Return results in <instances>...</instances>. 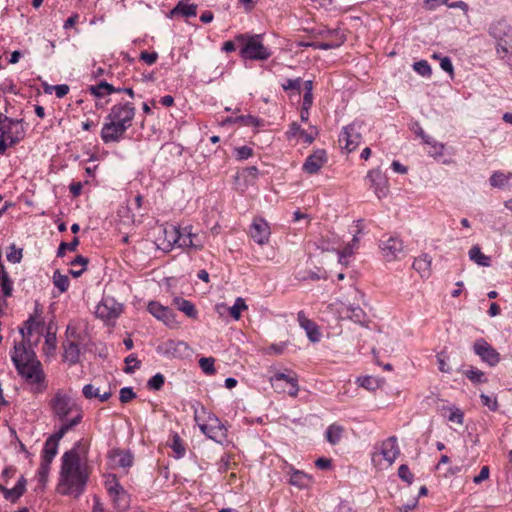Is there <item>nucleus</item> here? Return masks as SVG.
<instances>
[{"instance_id":"7","label":"nucleus","mask_w":512,"mask_h":512,"mask_svg":"<svg viewBox=\"0 0 512 512\" xmlns=\"http://www.w3.org/2000/svg\"><path fill=\"white\" fill-rule=\"evenodd\" d=\"M400 454V449L395 436L377 443L371 454V461L374 467L384 469L392 466Z\"/></svg>"},{"instance_id":"46","label":"nucleus","mask_w":512,"mask_h":512,"mask_svg":"<svg viewBox=\"0 0 512 512\" xmlns=\"http://www.w3.org/2000/svg\"><path fill=\"white\" fill-rule=\"evenodd\" d=\"M164 383L165 377L161 373H157L148 380L147 387L150 390L158 391L163 387Z\"/></svg>"},{"instance_id":"63","label":"nucleus","mask_w":512,"mask_h":512,"mask_svg":"<svg viewBox=\"0 0 512 512\" xmlns=\"http://www.w3.org/2000/svg\"><path fill=\"white\" fill-rule=\"evenodd\" d=\"M300 83H301L300 78H297V79H287L282 84V88L284 90H292V89L299 90L300 89Z\"/></svg>"},{"instance_id":"18","label":"nucleus","mask_w":512,"mask_h":512,"mask_svg":"<svg viewBox=\"0 0 512 512\" xmlns=\"http://www.w3.org/2000/svg\"><path fill=\"white\" fill-rule=\"evenodd\" d=\"M250 235L257 244H267L271 235L269 223L264 218H255L251 224Z\"/></svg>"},{"instance_id":"60","label":"nucleus","mask_w":512,"mask_h":512,"mask_svg":"<svg viewBox=\"0 0 512 512\" xmlns=\"http://www.w3.org/2000/svg\"><path fill=\"white\" fill-rule=\"evenodd\" d=\"M125 362L127 364V367L125 369L126 373H131L134 371L135 368H138L140 365V362L137 360V358L131 354L126 357Z\"/></svg>"},{"instance_id":"45","label":"nucleus","mask_w":512,"mask_h":512,"mask_svg":"<svg viewBox=\"0 0 512 512\" xmlns=\"http://www.w3.org/2000/svg\"><path fill=\"white\" fill-rule=\"evenodd\" d=\"M52 462L53 461H47L41 458V463L37 472L39 482L45 483L47 481Z\"/></svg>"},{"instance_id":"41","label":"nucleus","mask_w":512,"mask_h":512,"mask_svg":"<svg viewBox=\"0 0 512 512\" xmlns=\"http://www.w3.org/2000/svg\"><path fill=\"white\" fill-rule=\"evenodd\" d=\"M52 279L54 286L59 290L60 293H64L68 290L70 281L67 275H64L60 273L59 270H56Z\"/></svg>"},{"instance_id":"3","label":"nucleus","mask_w":512,"mask_h":512,"mask_svg":"<svg viewBox=\"0 0 512 512\" xmlns=\"http://www.w3.org/2000/svg\"><path fill=\"white\" fill-rule=\"evenodd\" d=\"M136 108L132 102L114 104L101 129V139L104 143H116L124 138L126 131L132 127Z\"/></svg>"},{"instance_id":"17","label":"nucleus","mask_w":512,"mask_h":512,"mask_svg":"<svg viewBox=\"0 0 512 512\" xmlns=\"http://www.w3.org/2000/svg\"><path fill=\"white\" fill-rule=\"evenodd\" d=\"M147 310L157 320L163 322L170 328L178 327L179 323L176 320L175 314L169 307L163 306L161 303L157 301H150L148 303Z\"/></svg>"},{"instance_id":"11","label":"nucleus","mask_w":512,"mask_h":512,"mask_svg":"<svg viewBox=\"0 0 512 512\" xmlns=\"http://www.w3.org/2000/svg\"><path fill=\"white\" fill-rule=\"evenodd\" d=\"M0 133L1 137L8 140L9 145L16 144L23 137L20 121L9 118L2 113H0Z\"/></svg>"},{"instance_id":"44","label":"nucleus","mask_w":512,"mask_h":512,"mask_svg":"<svg viewBox=\"0 0 512 512\" xmlns=\"http://www.w3.org/2000/svg\"><path fill=\"white\" fill-rule=\"evenodd\" d=\"M8 249L9 251L6 255L7 260L13 264L20 263L23 257V250L17 248L15 244L10 245Z\"/></svg>"},{"instance_id":"10","label":"nucleus","mask_w":512,"mask_h":512,"mask_svg":"<svg viewBox=\"0 0 512 512\" xmlns=\"http://www.w3.org/2000/svg\"><path fill=\"white\" fill-rule=\"evenodd\" d=\"M363 124L360 122H353L343 127L339 135L340 145L346 149L348 153L357 149L362 141Z\"/></svg>"},{"instance_id":"59","label":"nucleus","mask_w":512,"mask_h":512,"mask_svg":"<svg viewBox=\"0 0 512 512\" xmlns=\"http://www.w3.org/2000/svg\"><path fill=\"white\" fill-rule=\"evenodd\" d=\"M82 393L84 397L87 399L97 398V396L99 395V389L95 388L91 384H87L83 387Z\"/></svg>"},{"instance_id":"23","label":"nucleus","mask_w":512,"mask_h":512,"mask_svg":"<svg viewBox=\"0 0 512 512\" xmlns=\"http://www.w3.org/2000/svg\"><path fill=\"white\" fill-rule=\"evenodd\" d=\"M164 240L166 244L163 243V249L170 250L174 245L180 247L181 245V236H182V228L177 227L175 225H169L164 227L163 229Z\"/></svg>"},{"instance_id":"34","label":"nucleus","mask_w":512,"mask_h":512,"mask_svg":"<svg viewBox=\"0 0 512 512\" xmlns=\"http://www.w3.org/2000/svg\"><path fill=\"white\" fill-rule=\"evenodd\" d=\"M113 464L118 467L128 468L133 464V457L129 452L115 451L111 454Z\"/></svg>"},{"instance_id":"1","label":"nucleus","mask_w":512,"mask_h":512,"mask_svg":"<svg viewBox=\"0 0 512 512\" xmlns=\"http://www.w3.org/2000/svg\"><path fill=\"white\" fill-rule=\"evenodd\" d=\"M20 334L21 340L15 341L11 351V360L18 374L34 386V391L43 392L46 389L45 374L41 362L31 348L32 343L39 342L42 327L31 317L25 322V327L20 329Z\"/></svg>"},{"instance_id":"14","label":"nucleus","mask_w":512,"mask_h":512,"mask_svg":"<svg viewBox=\"0 0 512 512\" xmlns=\"http://www.w3.org/2000/svg\"><path fill=\"white\" fill-rule=\"evenodd\" d=\"M369 187L378 199L385 198L389 193V182L385 174L379 169L370 170L366 176Z\"/></svg>"},{"instance_id":"58","label":"nucleus","mask_w":512,"mask_h":512,"mask_svg":"<svg viewBox=\"0 0 512 512\" xmlns=\"http://www.w3.org/2000/svg\"><path fill=\"white\" fill-rule=\"evenodd\" d=\"M481 402L484 406H487L491 411H496L498 408V403L496 398L488 396L486 394H481L480 396Z\"/></svg>"},{"instance_id":"52","label":"nucleus","mask_w":512,"mask_h":512,"mask_svg":"<svg viewBox=\"0 0 512 512\" xmlns=\"http://www.w3.org/2000/svg\"><path fill=\"white\" fill-rule=\"evenodd\" d=\"M357 382L361 387L367 390H375L378 387L377 380L372 376L359 377Z\"/></svg>"},{"instance_id":"5","label":"nucleus","mask_w":512,"mask_h":512,"mask_svg":"<svg viewBox=\"0 0 512 512\" xmlns=\"http://www.w3.org/2000/svg\"><path fill=\"white\" fill-rule=\"evenodd\" d=\"M488 34L495 44V52L499 59L508 60L512 57V25L504 19L493 21Z\"/></svg>"},{"instance_id":"13","label":"nucleus","mask_w":512,"mask_h":512,"mask_svg":"<svg viewBox=\"0 0 512 512\" xmlns=\"http://www.w3.org/2000/svg\"><path fill=\"white\" fill-rule=\"evenodd\" d=\"M379 248L386 261H394L404 252V243L398 236H389L379 243Z\"/></svg>"},{"instance_id":"29","label":"nucleus","mask_w":512,"mask_h":512,"mask_svg":"<svg viewBox=\"0 0 512 512\" xmlns=\"http://www.w3.org/2000/svg\"><path fill=\"white\" fill-rule=\"evenodd\" d=\"M359 247V238L354 236L352 240L341 250H338V261L342 265H348V259L354 254Z\"/></svg>"},{"instance_id":"55","label":"nucleus","mask_w":512,"mask_h":512,"mask_svg":"<svg viewBox=\"0 0 512 512\" xmlns=\"http://www.w3.org/2000/svg\"><path fill=\"white\" fill-rule=\"evenodd\" d=\"M436 358H437L439 370L443 373H450L451 367L449 366V364L447 362L448 357L446 356V354L444 352L438 353Z\"/></svg>"},{"instance_id":"31","label":"nucleus","mask_w":512,"mask_h":512,"mask_svg":"<svg viewBox=\"0 0 512 512\" xmlns=\"http://www.w3.org/2000/svg\"><path fill=\"white\" fill-rule=\"evenodd\" d=\"M469 258L471 261L482 267H489L491 265L490 257L482 253L478 245H474L470 248Z\"/></svg>"},{"instance_id":"30","label":"nucleus","mask_w":512,"mask_h":512,"mask_svg":"<svg viewBox=\"0 0 512 512\" xmlns=\"http://www.w3.org/2000/svg\"><path fill=\"white\" fill-rule=\"evenodd\" d=\"M109 496L111 497L117 509L123 511L129 507V495L122 486L116 489L115 492L109 494Z\"/></svg>"},{"instance_id":"33","label":"nucleus","mask_w":512,"mask_h":512,"mask_svg":"<svg viewBox=\"0 0 512 512\" xmlns=\"http://www.w3.org/2000/svg\"><path fill=\"white\" fill-rule=\"evenodd\" d=\"M197 13V6L195 4H189L185 2H179L176 7L171 10V17L175 15H182L184 17H194Z\"/></svg>"},{"instance_id":"9","label":"nucleus","mask_w":512,"mask_h":512,"mask_svg":"<svg viewBox=\"0 0 512 512\" xmlns=\"http://www.w3.org/2000/svg\"><path fill=\"white\" fill-rule=\"evenodd\" d=\"M351 294L355 303L339 301V303H334L332 306H338L337 312L341 319L347 318L360 325H365L368 321V317L365 311L359 306V302L363 298V294L356 288L351 289Z\"/></svg>"},{"instance_id":"6","label":"nucleus","mask_w":512,"mask_h":512,"mask_svg":"<svg viewBox=\"0 0 512 512\" xmlns=\"http://www.w3.org/2000/svg\"><path fill=\"white\" fill-rule=\"evenodd\" d=\"M194 419L201 432L208 438L220 444L227 441V428L217 416L201 408L195 411Z\"/></svg>"},{"instance_id":"24","label":"nucleus","mask_w":512,"mask_h":512,"mask_svg":"<svg viewBox=\"0 0 512 512\" xmlns=\"http://www.w3.org/2000/svg\"><path fill=\"white\" fill-rule=\"evenodd\" d=\"M297 320L301 328L306 331L308 338L312 342L320 340V332L317 325L310 319H308L303 311L298 312Z\"/></svg>"},{"instance_id":"19","label":"nucleus","mask_w":512,"mask_h":512,"mask_svg":"<svg viewBox=\"0 0 512 512\" xmlns=\"http://www.w3.org/2000/svg\"><path fill=\"white\" fill-rule=\"evenodd\" d=\"M67 427H59L45 442L42 451V459L53 461L58 453L59 441L67 433Z\"/></svg>"},{"instance_id":"48","label":"nucleus","mask_w":512,"mask_h":512,"mask_svg":"<svg viewBox=\"0 0 512 512\" xmlns=\"http://www.w3.org/2000/svg\"><path fill=\"white\" fill-rule=\"evenodd\" d=\"M78 245H79V239L77 237H74L73 240L69 243L62 242L58 247L57 256L63 257L67 250L75 251Z\"/></svg>"},{"instance_id":"38","label":"nucleus","mask_w":512,"mask_h":512,"mask_svg":"<svg viewBox=\"0 0 512 512\" xmlns=\"http://www.w3.org/2000/svg\"><path fill=\"white\" fill-rule=\"evenodd\" d=\"M80 355L79 347L74 342H69L64 346V359L65 361L69 362L70 364H75Z\"/></svg>"},{"instance_id":"37","label":"nucleus","mask_w":512,"mask_h":512,"mask_svg":"<svg viewBox=\"0 0 512 512\" xmlns=\"http://www.w3.org/2000/svg\"><path fill=\"white\" fill-rule=\"evenodd\" d=\"M88 264V259L83 256H77L72 262V268L69 270V273L75 277H80L83 272L86 270V266Z\"/></svg>"},{"instance_id":"50","label":"nucleus","mask_w":512,"mask_h":512,"mask_svg":"<svg viewBox=\"0 0 512 512\" xmlns=\"http://www.w3.org/2000/svg\"><path fill=\"white\" fill-rule=\"evenodd\" d=\"M413 69L419 75L424 76V77L425 76L429 77L431 75V73H432L430 65L425 60H421V61L415 62L414 65H413Z\"/></svg>"},{"instance_id":"40","label":"nucleus","mask_w":512,"mask_h":512,"mask_svg":"<svg viewBox=\"0 0 512 512\" xmlns=\"http://www.w3.org/2000/svg\"><path fill=\"white\" fill-rule=\"evenodd\" d=\"M342 433V426L337 424H331L326 430V439L330 444L335 445L340 441Z\"/></svg>"},{"instance_id":"64","label":"nucleus","mask_w":512,"mask_h":512,"mask_svg":"<svg viewBox=\"0 0 512 512\" xmlns=\"http://www.w3.org/2000/svg\"><path fill=\"white\" fill-rule=\"evenodd\" d=\"M239 176L256 179L258 176V169L255 166L247 167L240 172Z\"/></svg>"},{"instance_id":"4","label":"nucleus","mask_w":512,"mask_h":512,"mask_svg":"<svg viewBox=\"0 0 512 512\" xmlns=\"http://www.w3.org/2000/svg\"><path fill=\"white\" fill-rule=\"evenodd\" d=\"M49 407L53 416L64 422L59 427H67V431L78 425L83 418L82 408L69 390L55 391L49 400Z\"/></svg>"},{"instance_id":"43","label":"nucleus","mask_w":512,"mask_h":512,"mask_svg":"<svg viewBox=\"0 0 512 512\" xmlns=\"http://www.w3.org/2000/svg\"><path fill=\"white\" fill-rule=\"evenodd\" d=\"M226 121L227 122H241L245 126H255V127H259L262 124L261 119L254 117L252 115L239 116V117L235 118L234 120H232V118H228Z\"/></svg>"},{"instance_id":"36","label":"nucleus","mask_w":512,"mask_h":512,"mask_svg":"<svg viewBox=\"0 0 512 512\" xmlns=\"http://www.w3.org/2000/svg\"><path fill=\"white\" fill-rule=\"evenodd\" d=\"M175 303L177 308L189 318L195 319L197 317V310L193 303L183 298H176Z\"/></svg>"},{"instance_id":"57","label":"nucleus","mask_w":512,"mask_h":512,"mask_svg":"<svg viewBox=\"0 0 512 512\" xmlns=\"http://www.w3.org/2000/svg\"><path fill=\"white\" fill-rule=\"evenodd\" d=\"M135 397L136 394L131 387H124L120 390V401L122 403H128Z\"/></svg>"},{"instance_id":"12","label":"nucleus","mask_w":512,"mask_h":512,"mask_svg":"<svg viewBox=\"0 0 512 512\" xmlns=\"http://www.w3.org/2000/svg\"><path fill=\"white\" fill-rule=\"evenodd\" d=\"M121 313L122 305L111 297L103 298L95 309V315L104 321L114 320Z\"/></svg>"},{"instance_id":"15","label":"nucleus","mask_w":512,"mask_h":512,"mask_svg":"<svg viewBox=\"0 0 512 512\" xmlns=\"http://www.w3.org/2000/svg\"><path fill=\"white\" fill-rule=\"evenodd\" d=\"M473 351L489 366H496L500 362V354L485 339L479 338L474 342Z\"/></svg>"},{"instance_id":"54","label":"nucleus","mask_w":512,"mask_h":512,"mask_svg":"<svg viewBox=\"0 0 512 512\" xmlns=\"http://www.w3.org/2000/svg\"><path fill=\"white\" fill-rule=\"evenodd\" d=\"M398 476L408 484H411L414 479V475L411 473L409 467L405 464L399 466Z\"/></svg>"},{"instance_id":"56","label":"nucleus","mask_w":512,"mask_h":512,"mask_svg":"<svg viewBox=\"0 0 512 512\" xmlns=\"http://www.w3.org/2000/svg\"><path fill=\"white\" fill-rule=\"evenodd\" d=\"M236 157L239 160H245L253 155L252 148L248 146H241L235 149Z\"/></svg>"},{"instance_id":"35","label":"nucleus","mask_w":512,"mask_h":512,"mask_svg":"<svg viewBox=\"0 0 512 512\" xmlns=\"http://www.w3.org/2000/svg\"><path fill=\"white\" fill-rule=\"evenodd\" d=\"M90 93L94 95L95 97H103L106 95H110L115 92H119L120 90H116L113 85L107 83V82H100L97 85L90 87Z\"/></svg>"},{"instance_id":"61","label":"nucleus","mask_w":512,"mask_h":512,"mask_svg":"<svg viewBox=\"0 0 512 512\" xmlns=\"http://www.w3.org/2000/svg\"><path fill=\"white\" fill-rule=\"evenodd\" d=\"M169 350L173 349L175 352H184L188 350V345L183 341L170 340L167 343Z\"/></svg>"},{"instance_id":"2","label":"nucleus","mask_w":512,"mask_h":512,"mask_svg":"<svg viewBox=\"0 0 512 512\" xmlns=\"http://www.w3.org/2000/svg\"><path fill=\"white\" fill-rule=\"evenodd\" d=\"M87 452L88 444L81 440L63 454L57 485L60 494L78 497L83 493L89 477L86 464Z\"/></svg>"},{"instance_id":"51","label":"nucleus","mask_w":512,"mask_h":512,"mask_svg":"<svg viewBox=\"0 0 512 512\" xmlns=\"http://www.w3.org/2000/svg\"><path fill=\"white\" fill-rule=\"evenodd\" d=\"M56 348V336L53 333H47L45 336V343L43 346V351L45 354L49 355L54 352Z\"/></svg>"},{"instance_id":"26","label":"nucleus","mask_w":512,"mask_h":512,"mask_svg":"<svg viewBox=\"0 0 512 512\" xmlns=\"http://www.w3.org/2000/svg\"><path fill=\"white\" fill-rule=\"evenodd\" d=\"M166 445L172 449L173 456L176 459H181L186 454V445L184 440L178 435V433L173 432L169 435Z\"/></svg>"},{"instance_id":"28","label":"nucleus","mask_w":512,"mask_h":512,"mask_svg":"<svg viewBox=\"0 0 512 512\" xmlns=\"http://www.w3.org/2000/svg\"><path fill=\"white\" fill-rule=\"evenodd\" d=\"M432 258L424 253L415 258L412 267L420 274L422 278H428L431 274Z\"/></svg>"},{"instance_id":"49","label":"nucleus","mask_w":512,"mask_h":512,"mask_svg":"<svg viewBox=\"0 0 512 512\" xmlns=\"http://www.w3.org/2000/svg\"><path fill=\"white\" fill-rule=\"evenodd\" d=\"M447 410L449 411V415L447 416L448 420L450 422L462 425L464 420V414L463 412L456 407H448Z\"/></svg>"},{"instance_id":"20","label":"nucleus","mask_w":512,"mask_h":512,"mask_svg":"<svg viewBox=\"0 0 512 512\" xmlns=\"http://www.w3.org/2000/svg\"><path fill=\"white\" fill-rule=\"evenodd\" d=\"M180 247L202 250L204 247V242L197 233L193 232L192 226H185L182 228Z\"/></svg>"},{"instance_id":"21","label":"nucleus","mask_w":512,"mask_h":512,"mask_svg":"<svg viewBox=\"0 0 512 512\" xmlns=\"http://www.w3.org/2000/svg\"><path fill=\"white\" fill-rule=\"evenodd\" d=\"M326 153L318 150L307 157L303 164V170L308 174H316L326 163Z\"/></svg>"},{"instance_id":"32","label":"nucleus","mask_w":512,"mask_h":512,"mask_svg":"<svg viewBox=\"0 0 512 512\" xmlns=\"http://www.w3.org/2000/svg\"><path fill=\"white\" fill-rule=\"evenodd\" d=\"M289 483L298 488H307L312 483V477L302 471L295 470L290 476Z\"/></svg>"},{"instance_id":"8","label":"nucleus","mask_w":512,"mask_h":512,"mask_svg":"<svg viewBox=\"0 0 512 512\" xmlns=\"http://www.w3.org/2000/svg\"><path fill=\"white\" fill-rule=\"evenodd\" d=\"M236 42L244 59L263 61L271 56L270 50L263 45L261 35L240 34L236 36Z\"/></svg>"},{"instance_id":"16","label":"nucleus","mask_w":512,"mask_h":512,"mask_svg":"<svg viewBox=\"0 0 512 512\" xmlns=\"http://www.w3.org/2000/svg\"><path fill=\"white\" fill-rule=\"evenodd\" d=\"M285 382L288 385L287 393L289 396L296 397L299 392L298 377L295 372L289 371L287 373L277 372L271 378L270 382L276 390L285 391V388L280 386V382Z\"/></svg>"},{"instance_id":"62","label":"nucleus","mask_w":512,"mask_h":512,"mask_svg":"<svg viewBox=\"0 0 512 512\" xmlns=\"http://www.w3.org/2000/svg\"><path fill=\"white\" fill-rule=\"evenodd\" d=\"M140 59L144 61L146 64L152 65L157 61L158 54L156 52L149 53L147 51H143L140 54Z\"/></svg>"},{"instance_id":"27","label":"nucleus","mask_w":512,"mask_h":512,"mask_svg":"<svg viewBox=\"0 0 512 512\" xmlns=\"http://www.w3.org/2000/svg\"><path fill=\"white\" fill-rule=\"evenodd\" d=\"M286 134L288 139L298 137L302 139L304 143L311 144L314 141L317 133L315 131L306 132L300 127L299 124L294 122L290 125L289 130L286 132Z\"/></svg>"},{"instance_id":"47","label":"nucleus","mask_w":512,"mask_h":512,"mask_svg":"<svg viewBox=\"0 0 512 512\" xmlns=\"http://www.w3.org/2000/svg\"><path fill=\"white\" fill-rule=\"evenodd\" d=\"M214 362L212 357H203L199 360V366L205 374L213 375L215 373Z\"/></svg>"},{"instance_id":"42","label":"nucleus","mask_w":512,"mask_h":512,"mask_svg":"<svg viewBox=\"0 0 512 512\" xmlns=\"http://www.w3.org/2000/svg\"><path fill=\"white\" fill-rule=\"evenodd\" d=\"M464 375L474 384L485 383L487 381L484 372L474 367L467 369Z\"/></svg>"},{"instance_id":"39","label":"nucleus","mask_w":512,"mask_h":512,"mask_svg":"<svg viewBox=\"0 0 512 512\" xmlns=\"http://www.w3.org/2000/svg\"><path fill=\"white\" fill-rule=\"evenodd\" d=\"M422 138L424 142L430 146V150L428 151L430 156L437 158L444 154L445 145L443 143L437 142L429 136H422Z\"/></svg>"},{"instance_id":"22","label":"nucleus","mask_w":512,"mask_h":512,"mask_svg":"<svg viewBox=\"0 0 512 512\" xmlns=\"http://www.w3.org/2000/svg\"><path fill=\"white\" fill-rule=\"evenodd\" d=\"M25 487L26 479L23 476H20L17 483L12 488H8V485L0 484V491L6 500L15 502L23 495Z\"/></svg>"},{"instance_id":"53","label":"nucleus","mask_w":512,"mask_h":512,"mask_svg":"<svg viewBox=\"0 0 512 512\" xmlns=\"http://www.w3.org/2000/svg\"><path fill=\"white\" fill-rule=\"evenodd\" d=\"M105 487L108 494L115 492L116 489L120 488L121 485L115 475L109 474L105 476Z\"/></svg>"},{"instance_id":"25","label":"nucleus","mask_w":512,"mask_h":512,"mask_svg":"<svg viewBox=\"0 0 512 512\" xmlns=\"http://www.w3.org/2000/svg\"><path fill=\"white\" fill-rule=\"evenodd\" d=\"M247 308L245 300L241 297H238L231 307H227L225 304L216 305V311L218 314L222 315L224 312L228 311L231 317L235 320H239L242 311L247 310Z\"/></svg>"}]
</instances>
